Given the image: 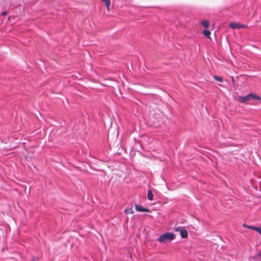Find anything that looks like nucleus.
<instances>
[{
    "instance_id": "1a4fd4ad",
    "label": "nucleus",
    "mask_w": 261,
    "mask_h": 261,
    "mask_svg": "<svg viewBox=\"0 0 261 261\" xmlns=\"http://www.w3.org/2000/svg\"><path fill=\"white\" fill-rule=\"evenodd\" d=\"M201 24L205 28H207L208 26L209 23L206 20H203L201 22Z\"/></svg>"
},
{
    "instance_id": "dca6fc26",
    "label": "nucleus",
    "mask_w": 261,
    "mask_h": 261,
    "mask_svg": "<svg viewBox=\"0 0 261 261\" xmlns=\"http://www.w3.org/2000/svg\"><path fill=\"white\" fill-rule=\"evenodd\" d=\"M7 14V12L6 11H4V12H2L1 14L3 16H5Z\"/></svg>"
},
{
    "instance_id": "f03ea898",
    "label": "nucleus",
    "mask_w": 261,
    "mask_h": 261,
    "mask_svg": "<svg viewBox=\"0 0 261 261\" xmlns=\"http://www.w3.org/2000/svg\"><path fill=\"white\" fill-rule=\"evenodd\" d=\"M175 230L180 232V236L182 238H186L188 237V231L183 227L179 226L175 228Z\"/></svg>"
},
{
    "instance_id": "6e6552de",
    "label": "nucleus",
    "mask_w": 261,
    "mask_h": 261,
    "mask_svg": "<svg viewBox=\"0 0 261 261\" xmlns=\"http://www.w3.org/2000/svg\"><path fill=\"white\" fill-rule=\"evenodd\" d=\"M124 212L126 214H132L134 213V211L132 208H126Z\"/></svg>"
},
{
    "instance_id": "423d86ee",
    "label": "nucleus",
    "mask_w": 261,
    "mask_h": 261,
    "mask_svg": "<svg viewBox=\"0 0 261 261\" xmlns=\"http://www.w3.org/2000/svg\"><path fill=\"white\" fill-rule=\"evenodd\" d=\"M249 94L250 100L251 99H255V100H259L261 99V97L260 96L256 95L255 94L250 93Z\"/></svg>"
},
{
    "instance_id": "4468645a",
    "label": "nucleus",
    "mask_w": 261,
    "mask_h": 261,
    "mask_svg": "<svg viewBox=\"0 0 261 261\" xmlns=\"http://www.w3.org/2000/svg\"><path fill=\"white\" fill-rule=\"evenodd\" d=\"M254 230L257 231L261 235V228L255 227L254 228Z\"/></svg>"
},
{
    "instance_id": "f257e3e1",
    "label": "nucleus",
    "mask_w": 261,
    "mask_h": 261,
    "mask_svg": "<svg viewBox=\"0 0 261 261\" xmlns=\"http://www.w3.org/2000/svg\"><path fill=\"white\" fill-rule=\"evenodd\" d=\"M175 238V234L171 232L165 233L159 237L158 241L160 243H166L168 242L173 240Z\"/></svg>"
},
{
    "instance_id": "0eeeda50",
    "label": "nucleus",
    "mask_w": 261,
    "mask_h": 261,
    "mask_svg": "<svg viewBox=\"0 0 261 261\" xmlns=\"http://www.w3.org/2000/svg\"><path fill=\"white\" fill-rule=\"evenodd\" d=\"M147 198L149 200H152L153 199V194L151 190H148L147 191Z\"/></svg>"
},
{
    "instance_id": "20e7f679",
    "label": "nucleus",
    "mask_w": 261,
    "mask_h": 261,
    "mask_svg": "<svg viewBox=\"0 0 261 261\" xmlns=\"http://www.w3.org/2000/svg\"><path fill=\"white\" fill-rule=\"evenodd\" d=\"M135 209L137 211L140 212H148L149 210L145 207H142L140 205L136 204Z\"/></svg>"
},
{
    "instance_id": "9d476101",
    "label": "nucleus",
    "mask_w": 261,
    "mask_h": 261,
    "mask_svg": "<svg viewBox=\"0 0 261 261\" xmlns=\"http://www.w3.org/2000/svg\"><path fill=\"white\" fill-rule=\"evenodd\" d=\"M256 261H261V250L255 256Z\"/></svg>"
},
{
    "instance_id": "2eb2a0df",
    "label": "nucleus",
    "mask_w": 261,
    "mask_h": 261,
    "mask_svg": "<svg viewBox=\"0 0 261 261\" xmlns=\"http://www.w3.org/2000/svg\"><path fill=\"white\" fill-rule=\"evenodd\" d=\"M39 258L36 257H33L32 258V261H38Z\"/></svg>"
},
{
    "instance_id": "9b49d317",
    "label": "nucleus",
    "mask_w": 261,
    "mask_h": 261,
    "mask_svg": "<svg viewBox=\"0 0 261 261\" xmlns=\"http://www.w3.org/2000/svg\"><path fill=\"white\" fill-rule=\"evenodd\" d=\"M203 34L205 36L207 37V38H210V34H211V33L210 32V31L208 30H204L203 31Z\"/></svg>"
},
{
    "instance_id": "39448f33",
    "label": "nucleus",
    "mask_w": 261,
    "mask_h": 261,
    "mask_svg": "<svg viewBox=\"0 0 261 261\" xmlns=\"http://www.w3.org/2000/svg\"><path fill=\"white\" fill-rule=\"evenodd\" d=\"M250 100V99L249 94H248L246 96H240L239 97V100L240 102H241L242 103L246 102Z\"/></svg>"
},
{
    "instance_id": "f8f14e48",
    "label": "nucleus",
    "mask_w": 261,
    "mask_h": 261,
    "mask_svg": "<svg viewBox=\"0 0 261 261\" xmlns=\"http://www.w3.org/2000/svg\"><path fill=\"white\" fill-rule=\"evenodd\" d=\"M214 77L215 80L217 81H219V82H223V79L221 76H214Z\"/></svg>"
},
{
    "instance_id": "7ed1b4c3",
    "label": "nucleus",
    "mask_w": 261,
    "mask_h": 261,
    "mask_svg": "<svg viewBox=\"0 0 261 261\" xmlns=\"http://www.w3.org/2000/svg\"><path fill=\"white\" fill-rule=\"evenodd\" d=\"M229 27L233 29H239L241 28H244L245 27V25L243 24H240L239 23H236V22H231L229 23Z\"/></svg>"
},
{
    "instance_id": "ddd939ff",
    "label": "nucleus",
    "mask_w": 261,
    "mask_h": 261,
    "mask_svg": "<svg viewBox=\"0 0 261 261\" xmlns=\"http://www.w3.org/2000/svg\"><path fill=\"white\" fill-rule=\"evenodd\" d=\"M243 226L245 227H246V228H250V229H253V230H254V228L256 227H254V226H248V225H246L245 224H243Z\"/></svg>"
}]
</instances>
